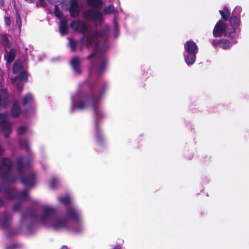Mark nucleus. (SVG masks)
<instances>
[{"label": "nucleus", "mask_w": 249, "mask_h": 249, "mask_svg": "<svg viewBox=\"0 0 249 249\" xmlns=\"http://www.w3.org/2000/svg\"><path fill=\"white\" fill-rule=\"evenodd\" d=\"M103 36V33L99 31L93 32L87 39L88 45L97 47L99 43V39Z\"/></svg>", "instance_id": "1a4fd4ad"}, {"label": "nucleus", "mask_w": 249, "mask_h": 249, "mask_svg": "<svg viewBox=\"0 0 249 249\" xmlns=\"http://www.w3.org/2000/svg\"><path fill=\"white\" fill-rule=\"evenodd\" d=\"M112 249H121V247L120 245H116Z\"/></svg>", "instance_id": "3c124183"}, {"label": "nucleus", "mask_w": 249, "mask_h": 249, "mask_svg": "<svg viewBox=\"0 0 249 249\" xmlns=\"http://www.w3.org/2000/svg\"><path fill=\"white\" fill-rule=\"evenodd\" d=\"M86 2L88 6L96 8H100L103 5L101 0H87Z\"/></svg>", "instance_id": "393cba45"}, {"label": "nucleus", "mask_w": 249, "mask_h": 249, "mask_svg": "<svg viewBox=\"0 0 249 249\" xmlns=\"http://www.w3.org/2000/svg\"><path fill=\"white\" fill-rule=\"evenodd\" d=\"M16 21H17V23H18V18L17 17L16 18Z\"/></svg>", "instance_id": "13d9d810"}, {"label": "nucleus", "mask_w": 249, "mask_h": 249, "mask_svg": "<svg viewBox=\"0 0 249 249\" xmlns=\"http://www.w3.org/2000/svg\"><path fill=\"white\" fill-rule=\"evenodd\" d=\"M70 5L68 8V11L71 17L75 18L77 17L80 12L79 4L77 0H70Z\"/></svg>", "instance_id": "f8f14e48"}, {"label": "nucleus", "mask_w": 249, "mask_h": 249, "mask_svg": "<svg viewBox=\"0 0 249 249\" xmlns=\"http://www.w3.org/2000/svg\"><path fill=\"white\" fill-rule=\"evenodd\" d=\"M25 0L29 3H31V0Z\"/></svg>", "instance_id": "4d7b16f0"}, {"label": "nucleus", "mask_w": 249, "mask_h": 249, "mask_svg": "<svg viewBox=\"0 0 249 249\" xmlns=\"http://www.w3.org/2000/svg\"><path fill=\"white\" fill-rule=\"evenodd\" d=\"M18 79L22 81H26L27 79V75L26 72L22 71L18 75Z\"/></svg>", "instance_id": "ea45409f"}, {"label": "nucleus", "mask_w": 249, "mask_h": 249, "mask_svg": "<svg viewBox=\"0 0 249 249\" xmlns=\"http://www.w3.org/2000/svg\"><path fill=\"white\" fill-rule=\"evenodd\" d=\"M242 8L241 6H236L232 12L231 15H235L240 18V14Z\"/></svg>", "instance_id": "4c0bfd02"}, {"label": "nucleus", "mask_w": 249, "mask_h": 249, "mask_svg": "<svg viewBox=\"0 0 249 249\" xmlns=\"http://www.w3.org/2000/svg\"><path fill=\"white\" fill-rule=\"evenodd\" d=\"M31 101V94H28L24 96L22 100V104L23 106H26Z\"/></svg>", "instance_id": "c9c22d12"}, {"label": "nucleus", "mask_w": 249, "mask_h": 249, "mask_svg": "<svg viewBox=\"0 0 249 249\" xmlns=\"http://www.w3.org/2000/svg\"><path fill=\"white\" fill-rule=\"evenodd\" d=\"M27 228H28V229H29V228H30V226H29V225H28V226H27Z\"/></svg>", "instance_id": "052dcab7"}, {"label": "nucleus", "mask_w": 249, "mask_h": 249, "mask_svg": "<svg viewBox=\"0 0 249 249\" xmlns=\"http://www.w3.org/2000/svg\"><path fill=\"white\" fill-rule=\"evenodd\" d=\"M18 18L19 20L20 21V18H19V16H18Z\"/></svg>", "instance_id": "680f3d73"}, {"label": "nucleus", "mask_w": 249, "mask_h": 249, "mask_svg": "<svg viewBox=\"0 0 249 249\" xmlns=\"http://www.w3.org/2000/svg\"><path fill=\"white\" fill-rule=\"evenodd\" d=\"M240 18L236 16L231 15L228 20L230 21L231 25L234 29H237L240 24Z\"/></svg>", "instance_id": "a211bd4d"}, {"label": "nucleus", "mask_w": 249, "mask_h": 249, "mask_svg": "<svg viewBox=\"0 0 249 249\" xmlns=\"http://www.w3.org/2000/svg\"><path fill=\"white\" fill-rule=\"evenodd\" d=\"M218 43L219 47L225 50L229 49L231 46V42L226 39H221L218 40Z\"/></svg>", "instance_id": "412c9836"}, {"label": "nucleus", "mask_w": 249, "mask_h": 249, "mask_svg": "<svg viewBox=\"0 0 249 249\" xmlns=\"http://www.w3.org/2000/svg\"><path fill=\"white\" fill-rule=\"evenodd\" d=\"M9 94L6 89L0 90V107L6 108L9 104Z\"/></svg>", "instance_id": "4468645a"}, {"label": "nucleus", "mask_w": 249, "mask_h": 249, "mask_svg": "<svg viewBox=\"0 0 249 249\" xmlns=\"http://www.w3.org/2000/svg\"><path fill=\"white\" fill-rule=\"evenodd\" d=\"M58 200L60 203L65 206V209H66L67 207L71 206L69 205L71 201V197L69 196H66L63 197H59L58 198Z\"/></svg>", "instance_id": "b1692460"}, {"label": "nucleus", "mask_w": 249, "mask_h": 249, "mask_svg": "<svg viewBox=\"0 0 249 249\" xmlns=\"http://www.w3.org/2000/svg\"><path fill=\"white\" fill-rule=\"evenodd\" d=\"M1 42L5 48L9 47V39L6 36L3 35L2 36Z\"/></svg>", "instance_id": "58836bf2"}, {"label": "nucleus", "mask_w": 249, "mask_h": 249, "mask_svg": "<svg viewBox=\"0 0 249 249\" xmlns=\"http://www.w3.org/2000/svg\"><path fill=\"white\" fill-rule=\"evenodd\" d=\"M3 218L1 221V226L4 229H7L10 227L11 223L12 215L6 212L3 213Z\"/></svg>", "instance_id": "2eb2a0df"}, {"label": "nucleus", "mask_w": 249, "mask_h": 249, "mask_svg": "<svg viewBox=\"0 0 249 249\" xmlns=\"http://www.w3.org/2000/svg\"><path fill=\"white\" fill-rule=\"evenodd\" d=\"M5 6V2L4 0H0V7L1 8L4 7Z\"/></svg>", "instance_id": "de8ad7c7"}, {"label": "nucleus", "mask_w": 249, "mask_h": 249, "mask_svg": "<svg viewBox=\"0 0 249 249\" xmlns=\"http://www.w3.org/2000/svg\"><path fill=\"white\" fill-rule=\"evenodd\" d=\"M70 65L73 71L77 74L80 75L82 73L81 62L77 56L72 57L70 61Z\"/></svg>", "instance_id": "ddd939ff"}, {"label": "nucleus", "mask_w": 249, "mask_h": 249, "mask_svg": "<svg viewBox=\"0 0 249 249\" xmlns=\"http://www.w3.org/2000/svg\"><path fill=\"white\" fill-rule=\"evenodd\" d=\"M83 17L87 20L101 23L103 19V15L99 11L94 10L92 9H88L83 13Z\"/></svg>", "instance_id": "423d86ee"}, {"label": "nucleus", "mask_w": 249, "mask_h": 249, "mask_svg": "<svg viewBox=\"0 0 249 249\" xmlns=\"http://www.w3.org/2000/svg\"><path fill=\"white\" fill-rule=\"evenodd\" d=\"M85 59L89 61L88 71L90 76L94 73L102 74L107 68L108 59L104 53L94 50Z\"/></svg>", "instance_id": "f03ea898"}, {"label": "nucleus", "mask_w": 249, "mask_h": 249, "mask_svg": "<svg viewBox=\"0 0 249 249\" xmlns=\"http://www.w3.org/2000/svg\"><path fill=\"white\" fill-rule=\"evenodd\" d=\"M16 189H12L11 188H7L5 191L7 198L10 200L16 199Z\"/></svg>", "instance_id": "4be33fe9"}, {"label": "nucleus", "mask_w": 249, "mask_h": 249, "mask_svg": "<svg viewBox=\"0 0 249 249\" xmlns=\"http://www.w3.org/2000/svg\"><path fill=\"white\" fill-rule=\"evenodd\" d=\"M185 53L184 54V60L188 65L193 64L196 59V54L198 53L196 44L193 40H188L184 44Z\"/></svg>", "instance_id": "39448f33"}, {"label": "nucleus", "mask_w": 249, "mask_h": 249, "mask_svg": "<svg viewBox=\"0 0 249 249\" xmlns=\"http://www.w3.org/2000/svg\"><path fill=\"white\" fill-rule=\"evenodd\" d=\"M32 217H33V211L32 210Z\"/></svg>", "instance_id": "bf43d9fd"}, {"label": "nucleus", "mask_w": 249, "mask_h": 249, "mask_svg": "<svg viewBox=\"0 0 249 249\" xmlns=\"http://www.w3.org/2000/svg\"><path fill=\"white\" fill-rule=\"evenodd\" d=\"M13 162L10 159L2 158L0 159V177L4 181L14 182L15 177L12 173Z\"/></svg>", "instance_id": "7ed1b4c3"}, {"label": "nucleus", "mask_w": 249, "mask_h": 249, "mask_svg": "<svg viewBox=\"0 0 249 249\" xmlns=\"http://www.w3.org/2000/svg\"><path fill=\"white\" fill-rule=\"evenodd\" d=\"M106 89V86H102L97 91H95L92 88H90L89 94L85 97L83 99L79 100L76 104V107L79 110H83L90 105L94 111L95 121V140L99 146L103 145L105 139L102 130L100 126V123L103 118L101 111L98 108L101 99Z\"/></svg>", "instance_id": "f257e3e1"}, {"label": "nucleus", "mask_w": 249, "mask_h": 249, "mask_svg": "<svg viewBox=\"0 0 249 249\" xmlns=\"http://www.w3.org/2000/svg\"><path fill=\"white\" fill-rule=\"evenodd\" d=\"M5 24L7 26H10L11 24V20L10 18L9 17H5L4 18Z\"/></svg>", "instance_id": "c03bdc74"}, {"label": "nucleus", "mask_w": 249, "mask_h": 249, "mask_svg": "<svg viewBox=\"0 0 249 249\" xmlns=\"http://www.w3.org/2000/svg\"><path fill=\"white\" fill-rule=\"evenodd\" d=\"M65 218L71 220L75 222L77 225L75 227L72 228V231L75 233H79L83 230L82 221L81 219V214L80 212L73 206L67 207L66 209Z\"/></svg>", "instance_id": "20e7f679"}, {"label": "nucleus", "mask_w": 249, "mask_h": 249, "mask_svg": "<svg viewBox=\"0 0 249 249\" xmlns=\"http://www.w3.org/2000/svg\"><path fill=\"white\" fill-rule=\"evenodd\" d=\"M219 12L223 20L228 21L230 18V12L227 6H225L223 7V10H219Z\"/></svg>", "instance_id": "aec40b11"}, {"label": "nucleus", "mask_w": 249, "mask_h": 249, "mask_svg": "<svg viewBox=\"0 0 249 249\" xmlns=\"http://www.w3.org/2000/svg\"><path fill=\"white\" fill-rule=\"evenodd\" d=\"M20 112V108L18 102H15L11 109V114L12 117L16 118Z\"/></svg>", "instance_id": "6ab92c4d"}, {"label": "nucleus", "mask_w": 249, "mask_h": 249, "mask_svg": "<svg viewBox=\"0 0 249 249\" xmlns=\"http://www.w3.org/2000/svg\"><path fill=\"white\" fill-rule=\"evenodd\" d=\"M24 145H25V146L26 147V148L28 150H29V146H28V142H27L26 140H25V141H24Z\"/></svg>", "instance_id": "8fccbe9b"}, {"label": "nucleus", "mask_w": 249, "mask_h": 249, "mask_svg": "<svg viewBox=\"0 0 249 249\" xmlns=\"http://www.w3.org/2000/svg\"><path fill=\"white\" fill-rule=\"evenodd\" d=\"M21 208V204L20 203H17L13 206V211L15 212H18Z\"/></svg>", "instance_id": "37998d69"}, {"label": "nucleus", "mask_w": 249, "mask_h": 249, "mask_svg": "<svg viewBox=\"0 0 249 249\" xmlns=\"http://www.w3.org/2000/svg\"><path fill=\"white\" fill-rule=\"evenodd\" d=\"M61 249H68V248L67 246H63Z\"/></svg>", "instance_id": "5fc2aeb1"}, {"label": "nucleus", "mask_w": 249, "mask_h": 249, "mask_svg": "<svg viewBox=\"0 0 249 249\" xmlns=\"http://www.w3.org/2000/svg\"><path fill=\"white\" fill-rule=\"evenodd\" d=\"M25 127L23 126H21L18 128L17 130V133L18 135H22L26 131Z\"/></svg>", "instance_id": "79ce46f5"}, {"label": "nucleus", "mask_w": 249, "mask_h": 249, "mask_svg": "<svg viewBox=\"0 0 249 249\" xmlns=\"http://www.w3.org/2000/svg\"><path fill=\"white\" fill-rule=\"evenodd\" d=\"M234 28L228 29L225 32V36L227 37H233L235 35V30Z\"/></svg>", "instance_id": "473e14b6"}, {"label": "nucleus", "mask_w": 249, "mask_h": 249, "mask_svg": "<svg viewBox=\"0 0 249 249\" xmlns=\"http://www.w3.org/2000/svg\"><path fill=\"white\" fill-rule=\"evenodd\" d=\"M59 31L62 36L66 35L68 32V26L67 21L63 19L60 21L59 25Z\"/></svg>", "instance_id": "f3484780"}, {"label": "nucleus", "mask_w": 249, "mask_h": 249, "mask_svg": "<svg viewBox=\"0 0 249 249\" xmlns=\"http://www.w3.org/2000/svg\"><path fill=\"white\" fill-rule=\"evenodd\" d=\"M52 228L55 231L60 230H71L68 225V221L65 218H58L55 219L52 224Z\"/></svg>", "instance_id": "6e6552de"}, {"label": "nucleus", "mask_w": 249, "mask_h": 249, "mask_svg": "<svg viewBox=\"0 0 249 249\" xmlns=\"http://www.w3.org/2000/svg\"><path fill=\"white\" fill-rule=\"evenodd\" d=\"M88 27L87 24L82 22L79 28L76 31L81 34H84L88 31Z\"/></svg>", "instance_id": "2f4dec72"}, {"label": "nucleus", "mask_w": 249, "mask_h": 249, "mask_svg": "<svg viewBox=\"0 0 249 249\" xmlns=\"http://www.w3.org/2000/svg\"><path fill=\"white\" fill-rule=\"evenodd\" d=\"M22 66L20 62H17V61L14 63L12 71L13 73L18 74L19 73L21 70Z\"/></svg>", "instance_id": "c85d7f7f"}, {"label": "nucleus", "mask_w": 249, "mask_h": 249, "mask_svg": "<svg viewBox=\"0 0 249 249\" xmlns=\"http://www.w3.org/2000/svg\"><path fill=\"white\" fill-rule=\"evenodd\" d=\"M56 209L53 207H46L43 209V214L40 217L41 221L52 219L55 215Z\"/></svg>", "instance_id": "9d476101"}, {"label": "nucleus", "mask_w": 249, "mask_h": 249, "mask_svg": "<svg viewBox=\"0 0 249 249\" xmlns=\"http://www.w3.org/2000/svg\"><path fill=\"white\" fill-rule=\"evenodd\" d=\"M16 199L25 200L28 196V193L26 190L20 191L17 190Z\"/></svg>", "instance_id": "5701e85b"}, {"label": "nucleus", "mask_w": 249, "mask_h": 249, "mask_svg": "<svg viewBox=\"0 0 249 249\" xmlns=\"http://www.w3.org/2000/svg\"><path fill=\"white\" fill-rule=\"evenodd\" d=\"M78 42L73 39H70L69 42V46L71 48V51L72 52L76 51V48L77 46Z\"/></svg>", "instance_id": "72a5a7b5"}, {"label": "nucleus", "mask_w": 249, "mask_h": 249, "mask_svg": "<svg viewBox=\"0 0 249 249\" xmlns=\"http://www.w3.org/2000/svg\"><path fill=\"white\" fill-rule=\"evenodd\" d=\"M0 127L4 136L8 138L12 133V125L7 121V115L3 113L0 114Z\"/></svg>", "instance_id": "0eeeda50"}, {"label": "nucleus", "mask_w": 249, "mask_h": 249, "mask_svg": "<svg viewBox=\"0 0 249 249\" xmlns=\"http://www.w3.org/2000/svg\"><path fill=\"white\" fill-rule=\"evenodd\" d=\"M82 22L80 21L79 20H73L71 21L70 24V27L74 31H76L79 28Z\"/></svg>", "instance_id": "7c9ffc66"}, {"label": "nucleus", "mask_w": 249, "mask_h": 249, "mask_svg": "<svg viewBox=\"0 0 249 249\" xmlns=\"http://www.w3.org/2000/svg\"><path fill=\"white\" fill-rule=\"evenodd\" d=\"M54 14L55 17H56L57 18L59 19L63 17L62 11L59 9V8L57 5L55 6L54 10Z\"/></svg>", "instance_id": "e433bc0d"}, {"label": "nucleus", "mask_w": 249, "mask_h": 249, "mask_svg": "<svg viewBox=\"0 0 249 249\" xmlns=\"http://www.w3.org/2000/svg\"><path fill=\"white\" fill-rule=\"evenodd\" d=\"M21 182L25 185H31V175H29L28 176H22Z\"/></svg>", "instance_id": "c756f323"}, {"label": "nucleus", "mask_w": 249, "mask_h": 249, "mask_svg": "<svg viewBox=\"0 0 249 249\" xmlns=\"http://www.w3.org/2000/svg\"><path fill=\"white\" fill-rule=\"evenodd\" d=\"M37 183V178L36 174L32 172V188H34Z\"/></svg>", "instance_id": "a19ab883"}, {"label": "nucleus", "mask_w": 249, "mask_h": 249, "mask_svg": "<svg viewBox=\"0 0 249 249\" xmlns=\"http://www.w3.org/2000/svg\"><path fill=\"white\" fill-rule=\"evenodd\" d=\"M73 110H74V107H71V112L73 111Z\"/></svg>", "instance_id": "6e6d98bb"}, {"label": "nucleus", "mask_w": 249, "mask_h": 249, "mask_svg": "<svg viewBox=\"0 0 249 249\" xmlns=\"http://www.w3.org/2000/svg\"><path fill=\"white\" fill-rule=\"evenodd\" d=\"M115 9L113 5H109L107 7L105 8L104 10V13L105 14H110L114 13Z\"/></svg>", "instance_id": "f704fd0d"}, {"label": "nucleus", "mask_w": 249, "mask_h": 249, "mask_svg": "<svg viewBox=\"0 0 249 249\" xmlns=\"http://www.w3.org/2000/svg\"><path fill=\"white\" fill-rule=\"evenodd\" d=\"M54 2H61L63 0H52Z\"/></svg>", "instance_id": "864d4df0"}, {"label": "nucleus", "mask_w": 249, "mask_h": 249, "mask_svg": "<svg viewBox=\"0 0 249 249\" xmlns=\"http://www.w3.org/2000/svg\"><path fill=\"white\" fill-rule=\"evenodd\" d=\"M25 160V157L24 156H21L16 160L17 170L20 174H22L24 171Z\"/></svg>", "instance_id": "dca6fc26"}, {"label": "nucleus", "mask_w": 249, "mask_h": 249, "mask_svg": "<svg viewBox=\"0 0 249 249\" xmlns=\"http://www.w3.org/2000/svg\"><path fill=\"white\" fill-rule=\"evenodd\" d=\"M227 29L226 24L223 20H219L215 24L213 30V35L214 37H219L225 33Z\"/></svg>", "instance_id": "9b49d317"}, {"label": "nucleus", "mask_w": 249, "mask_h": 249, "mask_svg": "<svg viewBox=\"0 0 249 249\" xmlns=\"http://www.w3.org/2000/svg\"><path fill=\"white\" fill-rule=\"evenodd\" d=\"M31 219V209L29 208L22 214L21 220L25 222Z\"/></svg>", "instance_id": "bb28decb"}, {"label": "nucleus", "mask_w": 249, "mask_h": 249, "mask_svg": "<svg viewBox=\"0 0 249 249\" xmlns=\"http://www.w3.org/2000/svg\"><path fill=\"white\" fill-rule=\"evenodd\" d=\"M4 205V200L0 197V207L3 206Z\"/></svg>", "instance_id": "09e8293b"}, {"label": "nucleus", "mask_w": 249, "mask_h": 249, "mask_svg": "<svg viewBox=\"0 0 249 249\" xmlns=\"http://www.w3.org/2000/svg\"><path fill=\"white\" fill-rule=\"evenodd\" d=\"M16 57V51L14 49H10L7 54L6 62L11 63L15 59Z\"/></svg>", "instance_id": "a878e982"}, {"label": "nucleus", "mask_w": 249, "mask_h": 249, "mask_svg": "<svg viewBox=\"0 0 249 249\" xmlns=\"http://www.w3.org/2000/svg\"><path fill=\"white\" fill-rule=\"evenodd\" d=\"M218 41H217L216 39H213V40L212 44L214 47H215L218 44Z\"/></svg>", "instance_id": "49530a36"}, {"label": "nucleus", "mask_w": 249, "mask_h": 249, "mask_svg": "<svg viewBox=\"0 0 249 249\" xmlns=\"http://www.w3.org/2000/svg\"><path fill=\"white\" fill-rule=\"evenodd\" d=\"M3 150L2 148L0 146V156L3 154Z\"/></svg>", "instance_id": "603ef678"}, {"label": "nucleus", "mask_w": 249, "mask_h": 249, "mask_svg": "<svg viewBox=\"0 0 249 249\" xmlns=\"http://www.w3.org/2000/svg\"><path fill=\"white\" fill-rule=\"evenodd\" d=\"M39 4L42 7H45L46 3L44 0H39Z\"/></svg>", "instance_id": "a18cd8bd"}, {"label": "nucleus", "mask_w": 249, "mask_h": 249, "mask_svg": "<svg viewBox=\"0 0 249 249\" xmlns=\"http://www.w3.org/2000/svg\"><path fill=\"white\" fill-rule=\"evenodd\" d=\"M59 185V179L56 177H53L50 182V187L53 190L56 189Z\"/></svg>", "instance_id": "cd10ccee"}]
</instances>
